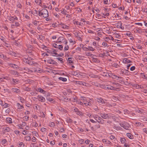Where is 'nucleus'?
Listing matches in <instances>:
<instances>
[{
    "label": "nucleus",
    "mask_w": 147,
    "mask_h": 147,
    "mask_svg": "<svg viewBox=\"0 0 147 147\" xmlns=\"http://www.w3.org/2000/svg\"><path fill=\"white\" fill-rule=\"evenodd\" d=\"M74 24H75L78 25V27H79L80 26H82L83 25V23L81 22H79L78 21H75L74 22Z\"/></svg>",
    "instance_id": "nucleus-21"
},
{
    "label": "nucleus",
    "mask_w": 147,
    "mask_h": 147,
    "mask_svg": "<svg viewBox=\"0 0 147 147\" xmlns=\"http://www.w3.org/2000/svg\"><path fill=\"white\" fill-rule=\"evenodd\" d=\"M33 70L34 72H40L41 71V70L39 68L33 69Z\"/></svg>",
    "instance_id": "nucleus-41"
},
{
    "label": "nucleus",
    "mask_w": 147,
    "mask_h": 147,
    "mask_svg": "<svg viewBox=\"0 0 147 147\" xmlns=\"http://www.w3.org/2000/svg\"><path fill=\"white\" fill-rule=\"evenodd\" d=\"M87 32L88 33L91 34H94V31L89 30H87Z\"/></svg>",
    "instance_id": "nucleus-61"
},
{
    "label": "nucleus",
    "mask_w": 147,
    "mask_h": 147,
    "mask_svg": "<svg viewBox=\"0 0 147 147\" xmlns=\"http://www.w3.org/2000/svg\"><path fill=\"white\" fill-rule=\"evenodd\" d=\"M59 79L63 82H66L67 81V79L65 78L59 77Z\"/></svg>",
    "instance_id": "nucleus-33"
},
{
    "label": "nucleus",
    "mask_w": 147,
    "mask_h": 147,
    "mask_svg": "<svg viewBox=\"0 0 147 147\" xmlns=\"http://www.w3.org/2000/svg\"><path fill=\"white\" fill-rule=\"evenodd\" d=\"M35 2L38 5L41 6L42 5L41 0H35Z\"/></svg>",
    "instance_id": "nucleus-23"
},
{
    "label": "nucleus",
    "mask_w": 147,
    "mask_h": 147,
    "mask_svg": "<svg viewBox=\"0 0 147 147\" xmlns=\"http://www.w3.org/2000/svg\"><path fill=\"white\" fill-rule=\"evenodd\" d=\"M74 10L76 13H78L82 11V9L80 8H76L74 9Z\"/></svg>",
    "instance_id": "nucleus-27"
},
{
    "label": "nucleus",
    "mask_w": 147,
    "mask_h": 147,
    "mask_svg": "<svg viewBox=\"0 0 147 147\" xmlns=\"http://www.w3.org/2000/svg\"><path fill=\"white\" fill-rule=\"evenodd\" d=\"M24 114L26 115H28L30 114V112L28 111H26L24 112Z\"/></svg>",
    "instance_id": "nucleus-56"
},
{
    "label": "nucleus",
    "mask_w": 147,
    "mask_h": 147,
    "mask_svg": "<svg viewBox=\"0 0 147 147\" xmlns=\"http://www.w3.org/2000/svg\"><path fill=\"white\" fill-rule=\"evenodd\" d=\"M85 54L86 56H91L92 55H93L91 54L90 52H86Z\"/></svg>",
    "instance_id": "nucleus-44"
},
{
    "label": "nucleus",
    "mask_w": 147,
    "mask_h": 147,
    "mask_svg": "<svg viewBox=\"0 0 147 147\" xmlns=\"http://www.w3.org/2000/svg\"><path fill=\"white\" fill-rule=\"evenodd\" d=\"M65 45V47H64V51H67L69 49V47L67 43L64 44Z\"/></svg>",
    "instance_id": "nucleus-28"
},
{
    "label": "nucleus",
    "mask_w": 147,
    "mask_h": 147,
    "mask_svg": "<svg viewBox=\"0 0 147 147\" xmlns=\"http://www.w3.org/2000/svg\"><path fill=\"white\" fill-rule=\"evenodd\" d=\"M97 117V121L98 123L101 124H103L104 123L105 121L102 119L100 116H98Z\"/></svg>",
    "instance_id": "nucleus-14"
},
{
    "label": "nucleus",
    "mask_w": 147,
    "mask_h": 147,
    "mask_svg": "<svg viewBox=\"0 0 147 147\" xmlns=\"http://www.w3.org/2000/svg\"><path fill=\"white\" fill-rule=\"evenodd\" d=\"M113 35L115 37L117 38H119L121 37V36L119 34L117 33H114Z\"/></svg>",
    "instance_id": "nucleus-26"
},
{
    "label": "nucleus",
    "mask_w": 147,
    "mask_h": 147,
    "mask_svg": "<svg viewBox=\"0 0 147 147\" xmlns=\"http://www.w3.org/2000/svg\"><path fill=\"white\" fill-rule=\"evenodd\" d=\"M6 121H7L9 123H12V119L10 118H6Z\"/></svg>",
    "instance_id": "nucleus-43"
},
{
    "label": "nucleus",
    "mask_w": 147,
    "mask_h": 147,
    "mask_svg": "<svg viewBox=\"0 0 147 147\" xmlns=\"http://www.w3.org/2000/svg\"><path fill=\"white\" fill-rule=\"evenodd\" d=\"M0 104L4 108L8 107L9 106L8 104L5 103L4 102H3L2 101H0Z\"/></svg>",
    "instance_id": "nucleus-12"
},
{
    "label": "nucleus",
    "mask_w": 147,
    "mask_h": 147,
    "mask_svg": "<svg viewBox=\"0 0 147 147\" xmlns=\"http://www.w3.org/2000/svg\"><path fill=\"white\" fill-rule=\"evenodd\" d=\"M11 90L12 92L17 93H18L20 92V90L16 88H12Z\"/></svg>",
    "instance_id": "nucleus-20"
},
{
    "label": "nucleus",
    "mask_w": 147,
    "mask_h": 147,
    "mask_svg": "<svg viewBox=\"0 0 147 147\" xmlns=\"http://www.w3.org/2000/svg\"><path fill=\"white\" fill-rule=\"evenodd\" d=\"M101 88L105 90H111L117 91L119 90V88L114 87L109 85H102L101 86Z\"/></svg>",
    "instance_id": "nucleus-3"
},
{
    "label": "nucleus",
    "mask_w": 147,
    "mask_h": 147,
    "mask_svg": "<svg viewBox=\"0 0 147 147\" xmlns=\"http://www.w3.org/2000/svg\"><path fill=\"white\" fill-rule=\"evenodd\" d=\"M133 86L137 89L141 88V85L137 84H134Z\"/></svg>",
    "instance_id": "nucleus-32"
},
{
    "label": "nucleus",
    "mask_w": 147,
    "mask_h": 147,
    "mask_svg": "<svg viewBox=\"0 0 147 147\" xmlns=\"http://www.w3.org/2000/svg\"><path fill=\"white\" fill-rule=\"evenodd\" d=\"M37 98L38 100L41 102H44L45 101V98L42 96L39 95L37 96Z\"/></svg>",
    "instance_id": "nucleus-15"
},
{
    "label": "nucleus",
    "mask_w": 147,
    "mask_h": 147,
    "mask_svg": "<svg viewBox=\"0 0 147 147\" xmlns=\"http://www.w3.org/2000/svg\"><path fill=\"white\" fill-rule=\"evenodd\" d=\"M100 116L103 119H109L111 117V114H106L105 113H100Z\"/></svg>",
    "instance_id": "nucleus-6"
},
{
    "label": "nucleus",
    "mask_w": 147,
    "mask_h": 147,
    "mask_svg": "<svg viewBox=\"0 0 147 147\" xmlns=\"http://www.w3.org/2000/svg\"><path fill=\"white\" fill-rule=\"evenodd\" d=\"M126 136L129 138L130 139H132L133 138V136L130 133H127L126 134Z\"/></svg>",
    "instance_id": "nucleus-29"
},
{
    "label": "nucleus",
    "mask_w": 147,
    "mask_h": 147,
    "mask_svg": "<svg viewBox=\"0 0 147 147\" xmlns=\"http://www.w3.org/2000/svg\"><path fill=\"white\" fill-rule=\"evenodd\" d=\"M136 32L139 33H142V29H141L139 28L136 29Z\"/></svg>",
    "instance_id": "nucleus-38"
},
{
    "label": "nucleus",
    "mask_w": 147,
    "mask_h": 147,
    "mask_svg": "<svg viewBox=\"0 0 147 147\" xmlns=\"http://www.w3.org/2000/svg\"><path fill=\"white\" fill-rule=\"evenodd\" d=\"M120 125L122 127L126 130H129L130 129V125L127 122H123L119 123Z\"/></svg>",
    "instance_id": "nucleus-4"
},
{
    "label": "nucleus",
    "mask_w": 147,
    "mask_h": 147,
    "mask_svg": "<svg viewBox=\"0 0 147 147\" xmlns=\"http://www.w3.org/2000/svg\"><path fill=\"white\" fill-rule=\"evenodd\" d=\"M17 7L18 8H19L20 9H21L22 6L20 3H18L17 5Z\"/></svg>",
    "instance_id": "nucleus-48"
},
{
    "label": "nucleus",
    "mask_w": 147,
    "mask_h": 147,
    "mask_svg": "<svg viewBox=\"0 0 147 147\" xmlns=\"http://www.w3.org/2000/svg\"><path fill=\"white\" fill-rule=\"evenodd\" d=\"M126 140L124 138H122L120 139V142L121 143L123 144L125 143Z\"/></svg>",
    "instance_id": "nucleus-30"
},
{
    "label": "nucleus",
    "mask_w": 147,
    "mask_h": 147,
    "mask_svg": "<svg viewBox=\"0 0 147 147\" xmlns=\"http://www.w3.org/2000/svg\"><path fill=\"white\" fill-rule=\"evenodd\" d=\"M52 55L53 56H59V54L55 52L54 51H53V52L51 53Z\"/></svg>",
    "instance_id": "nucleus-35"
},
{
    "label": "nucleus",
    "mask_w": 147,
    "mask_h": 147,
    "mask_svg": "<svg viewBox=\"0 0 147 147\" xmlns=\"http://www.w3.org/2000/svg\"><path fill=\"white\" fill-rule=\"evenodd\" d=\"M102 45L105 47H108L109 45L107 43L105 42H103L102 44Z\"/></svg>",
    "instance_id": "nucleus-45"
},
{
    "label": "nucleus",
    "mask_w": 147,
    "mask_h": 147,
    "mask_svg": "<svg viewBox=\"0 0 147 147\" xmlns=\"http://www.w3.org/2000/svg\"><path fill=\"white\" fill-rule=\"evenodd\" d=\"M72 74L73 75H74V76H77V75H78V72H76H76H75V71L72 72Z\"/></svg>",
    "instance_id": "nucleus-57"
},
{
    "label": "nucleus",
    "mask_w": 147,
    "mask_h": 147,
    "mask_svg": "<svg viewBox=\"0 0 147 147\" xmlns=\"http://www.w3.org/2000/svg\"><path fill=\"white\" fill-rule=\"evenodd\" d=\"M45 96L46 97H47L48 96H49L51 95L48 92H45Z\"/></svg>",
    "instance_id": "nucleus-39"
},
{
    "label": "nucleus",
    "mask_w": 147,
    "mask_h": 147,
    "mask_svg": "<svg viewBox=\"0 0 147 147\" xmlns=\"http://www.w3.org/2000/svg\"><path fill=\"white\" fill-rule=\"evenodd\" d=\"M76 113L78 115L80 116L82 115V113L80 111H78Z\"/></svg>",
    "instance_id": "nucleus-62"
},
{
    "label": "nucleus",
    "mask_w": 147,
    "mask_h": 147,
    "mask_svg": "<svg viewBox=\"0 0 147 147\" xmlns=\"http://www.w3.org/2000/svg\"><path fill=\"white\" fill-rule=\"evenodd\" d=\"M24 146V144L23 142H20L19 144V147H23Z\"/></svg>",
    "instance_id": "nucleus-64"
},
{
    "label": "nucleus",
    "mask_w": 147,
    "mask_h": 147,
    "mask_svg": "<svg viewBox=\"0 0 147 147\" xmlns=\"http://www.w3.org/2000/svg\"><path fill=\"white\" fill-rule=\"evenodd\" d=\"M39 16L44 18H47L49 16V12L46 9H43L38 11Z\"/></svg>",
    "instance_id": "nucleus-1"
},
{
    "label": "nucleus",
    "mask_w": 147,
    "mask_h": 147,
    "mask_svg": "<svg viewBox=\"0 0 147 147\" xmlns=\"http://www.w3.org/2000/svg\"><path fill=\"white\" fill-rule=\"evenodd\" d=\"M11 67L14 68H17L18 67V65L14 64H12L11 65Z\"/></svg>",
    "instance_id": "nucleus-51"
},
{
    "label": "nucleus",
    "mask_w": 147,
    "mask_h": 147,
    "mask_svg": "<svg viewBox=\"0 0 147 147\" xmlns=\"http://www.w3.org/2000/svg\"><path fill=\"white\" fill-rule=\"evenodd\" d=\"M128 72L127 70L121 69L120 70V74L121 76H123L127 74Z\"/></svg>",
    "instance_id": "nucleus-7"
},
{
    "label": "nucleus",
    "mask_w": 147,
    "mask_h": 147,
    "mask_svg": "<svg viewBox=\"0 0 147 147\" xmlns=\"http://www.w3.org/2000/svg\"><path fill=\"white\" fill-rule=\"evenodd\" d=\"M38 91L42 93L43 94H44L45 92V91L43 89L41 88H38Z\"/></svg>",
    "instance_id": "nucleus-36"
},
{
    "label": "nucleus",
    "mask_w": 147,
    "mask_h": 147,
    "mask_svg": "<svg viewBox=\"0 0 147 147\" xmlns=\"http://www.w3.org/2000/svg\"><path fill=\"white\" fill-rule=\"evenodd\" d=\"M57 48L60 50H62L63 49V46L62 45H58V47Z\"/></svg>",
    "instance_id": "nucleus-50"
},
{
    "label": "nucleus",
    "mask_w": 147,
    "mask_h": 147,
    "mask_svg": "<svg viewBox=\"0 0 147 147\" xmlns=\"http://www.w3.org/2000/svg\"><path fill=\"white\" fill-rule=\"evenodd\" d=\"M115 127L117 130H121L122 129V128L119 126H115Z\"/></svg>",
    "instance_id": "nucleus-55"
},
{
    "label": "nucleus",
    "mask_w": 147,
    "mask_h": 147,
    "mask_svg": "<svg viewBox=\"0 0 147 147\" xmlns=\"http://www.w3.org/2000/svg\"><path fill=\"white\" fill-rule=\"evenodd\" d=\"M112 66L113 67H115L116 68H118L119 67V65L118 64L116 63H114L112 64Z\"/></svg>",
    "instance_id": "nucleus-42"
},
{
    "label": "nucleus",
    "mask_w": 147,
    "mask_h": 147,
    "mask_svg": "<svg viewBox=\"0 0 147 147\" xmlns=\"http://www.w3.org/2000/svg\"><path fill=\"white\" fill-rule=\"evenodd\" d=\"M77 84L79 85H80L83 86H88V84L84 82H82L81 81H78L77 82Z\"/></svg>",
    "instance_id": "nucleus-18"
},
{
    "label": "nucleus",
    "mask_w": 147,
    "mask_h": 147,
    "mask_svg": "<svg viewBox=\"0 0 147 147\" xmlns=\"http://www.w3.org/2000/svg\"><path fill=\"white\" fill-rule=\"evenodd\" d=\"M9 20L11 22H13L15 20H17L18 18L16 16H14L9 17Z\"/></svg>",
    "instance_id": "nucleus-10"
},
{
    "label": "nucleus",
    "mask_w": 147,
    "mask_h": 147,
    "mask_svg": "<svg viewBox=\"0 0 147 147\" xmlns=\"http://www.w3.org/2000/svg\"><path fill=\"white\" fill-rule=\"evenodd\" d=\"M26 71L27 73L30 74L32 73L33 71H34L33 69V68L29 69L28 68H26Z\"/></svg>",
    "instance_id": "nucleus-24"
},
{
    "label": "nucleus",
    "mask_w": 147,
    "mask_h": 147,
    "mask_svg": "<svg viewBox=\"0 0 147 147\" xmlns=\"http://www.w3.org/2000/svg\"><path fill=\"white\" fill-rule=\"evenodd\" d=\"M97 101L99 103L101 104L105 103L106 102V100H104L101 98H98L97 99Z\"/></svg>",
    "instance_id": "nucleus-11"
},
{
    "label": "nucleus",
    "mask_w": 147,
    "mask_h": 147,
    "mask_svg": "<svg viewBox=\"0 0 147 147\" xmlns=\"http://www.w3.org/2000/svg\"><path fill=\"white\" fill-rule=\"evenodd\" d=\"M39 24V22L36 21H35L33 22V24L35 26L38 25Z\"/></svg>",
    "instance_id": "nucleus-63"
},
{
    "label": "nucleus",
    "mask_w": 147,
    "mask_h": 147,
    "mask_svg": "<svg viewBox=\"0 0 147 147\" xmlns=\"http://www.w3.org/2000/svg\"><path fill=\"white\" fill-rule=\"evenodd\" d=\"M23 61L24 63L29 65H32L36 64V62L33 61L30 57H28L27 58H24L23 59Z\"/></svg>",
    "instance_id": "nucleus-2"
},
{
    "label": "nucleus",
    "mask_w": 147,
    "mask_h": 147,
    "mask_svg": "<svg viewBox=\"0 0 147 147\" xmlns=\"http://www.w3.org/2000/svg\"><path fill=\"white\" fill-rule=\"evenodd\" d=\"M109 76L112 77L113 78L116 80H118L119 79H121V77L118 76L113 74H111Z\"/></svg>",
    "instance_id": "nucleus-9"
},
{
    "label": "nucleus",
    "mask_w": 147,
    "mask_h": 147,
    "mask_svg": "<svg viewBox=\"0 0 147 147\" xmlns=\"http://www.w3.org/2000/svg\"><path fill=\"white\" fill-rule=\"evenodd\" d=\"M47 62L48 63L51 64H55V61L50 58H49L47 59Z\"/></svg>",
    "instance_id": "nucleus-16"
},
{
    "label": "nucleus",
    "mask_w": 147,
    "mask_h": 147,
    "mask_svg": "<svg viewBox=\"0 0 147 147\" xmlns=\"http://www.w3.org/2000/svg\"><path fill=\"white\" fill-rule=\"evenodd\" d=\"M0 57L1 58L3 59H7V57L5 55L2 54L0 55Z\"/></svg>",
    "instance_id": "nucleus-47"
},
{
    "label": "nucleus",
    "mask_w": 147,
    "mask_h": 147,
    "mask_svg": "<svg viewBox=\"0 0 147 147\" xmlns=\"http://www.w3.org/2000/svg\"><path fill=\"white\" fill-rule=\"evenodd\" d=\"M92 61L98 63L99 62V60L97 58H96L93 57Z\"/></svg>",
    "instance_id": "nucleus-34"
},
{
    "label": "nucleus",
    "mask_w": 147,
    "mask_h": 147,
    "mask_svg": "<svg viewBox=\"0 0 147 147\" xmlns=\"http://www.w3.org/2000/svg\"><path fill=\"white\" fill-rule=\"evenodd\" d=\"M32 134L33 135L35 136L38 137V135L37 132L36 131H34L32 132Z\"/></svg>",
    "instance_id": "nucleus-46"
},
{
    "label": "nucleus",
    "mask_w": 147,
    "mask_h": 147,
    "mask_svg": "<svg viewBox=\"0 0 147 147\" xmlns=\"http://www.w3.org/2000/svg\"><path fill=\"white\" fill-rule=\"evenodd\" d=\"M11 80L13 81V84L14 85H16L20 82L19 80L16 79L12 78L11 79Z\"/></svg>",
    "instance_id": "nucleus-19"
},
{
    "label": "nucleus",
    "mask_w": 147,
    "mask_h": 147,
    "mask_svg": "<svg viewBox=\"0 0 147 147\" xmlns=\"http://www.w3.org/2000/svg\"><path fill=\"white\" fill-rule=\"evenodd\" d=\"M10 129L8 127H7L6 128H5L4 129V131H5L9 132V131L10 130Z\"/></svg>",
    "instance_id": "nucleus-58"
},
{
    "label": "nucleus",
    "mask_w": 147,
    "mask_h": 147,
    "mask_svg": "<svg viewBox=\"0 0 147 147\" xmlns=\"http://www.w3.org/2000/svg\"><path fill=\"white\" fill-rule=\"evenodd\" d=\"M8 53L10 55L13 56H15V53L12 51H10Z\"/></svg>",
    "instance_id": "nucleus-54"
},
{
    "label": "nucleus",
    "mask_w": 147,
    "mask_h": 147,
    "mask_svg": "<svg viewBox=\"0 0 147 147\" xmlns=\"http://www.w3.org/2000/svg\"><path fill=\"white\" fill-rule=\"evenodd\" d=\"M18 109L17 110L18 111H21V110L23 108V107L22 105H21L19 103H18L17 104Z\"/></svg>",
    "instance_id": "nucleus-17"
},
{
    "label": "nucleus",
    "mask_w": 147,
    "mask_h": 147,
    "mask_svg": "<svg viewBox=\"0 0 147 147\" xmlns=\"http://www.w3.org/2000/svg\"><path fill=\"white\" fill-rule=\"evenodd\" d=\"M74 34L75 35V36L78 39H81V38L80 36V32L78 31H74Z\"/></svg>",
    "instance_id": "nucleus-13"
},
{
    "label": "nucleus",
    "mask_w": 147,
    "mask_h": 147,
    "mask_svg": "<svg viewBox=\"0 0 147 147\" xmlns=\"http://www.w3.org/2000/svg\"><path fill=\"white\" fill-rule=\"evenodd\" d=\"M88 51H93L95 50V49L94 48L90 46L88 47Z\"/></svg>",
    "instance_id": "nucleus-40"
},
{
    "label": "nucleus",
    "mask_w": 147,
    "mask_h": 147,
    "mask_svg": "<svg viewBox=\"0 0 147 147\" xmlns=\"http://www.w3.org/2000/svg\"><path fill=\"white\" fill-rule=\"evenodd\" d=\"M55 125V123L53 122H51L49 124V126L51 127H53Z\"/></svg>",
    "instance_id": "nucleus-49"
},
{
    "label": "nucleus",
    "mask_w": 147,
    "mask_h": 147,
    "mask_svg": "<svg viewBox=\"0 0 147 147\" xmlns=\"http://www.w3.org/2000/svg\"><path fill=\"white\" fill-rule=\"evenodd\" d=\"M0 39L3 42H4L5 40V38L2 36H0Z\"/></svg>",
    "instance_id": "nucleus-60"
},
{
    "label": "nucleus",
    "mask_w": 147,
    "mask_h": 147,
    "mask_svg": "<svg viewBox=\"0 0 147 147\" xmlns=\"http://www.w3.org/2000/svg\"><path fill=\"white\" fill-rule=\"evenodd\" d=\"M29 117L28 115H26L23 117V119L24 121H27L28 120Z\"/></svg>",
    "instance_id": "nucleus-31"
},
{
    "label": "nucleus",
    "mask_w": 147,
    "mask_h": 147,
    "mask_svg": "<svg viewBox=\"0 0 147 147\" xmlns=\"http://www.w3.org/2000/svg\"><path fill=\"white\" fill-rule=\"evenodd\" d=\"M47 100L51 102H53V98H47Z\"/></svg>",
    "instance_id": "nucleus-53"
},
{
    "label": "nucleus",
    "mask_w": 147,
    "mask_h": 147,
    "mask_svg": "<svg viewBox=\"0 0 147 147\" xmlns=\"http://www.w3.org/2000/svg\"><path fill=\"white\" fill-rule=\"evenodd\" d=\"M123 62L124 63H128L130 62V61L127 58H124L123 60Z\"/></svg>",
    "instance_id": "nucleus-22"
},
{
    "label": "nucleus",
    "mask_w": 147,
    "mask_h": 147,
    "mask_svg": "<svg viewBox=\"0 0 147 147\" xmlns=\"http://www.w3.org/2000/svg\"><path fill=\"white\" fill-rule=\"evenodd\" d=\"M69 40L70 43L72 45H74L76 43V41L71 38L69 39Z\"/></svg>",
    "instance_id": "nucleus-25"
},
{
    "label": "nucleus",
    "mask_w": 147,
    "mask_h": 147,
    "mask_svg": "<svg viewBox=\"0 0 147 147\" xmlns=\"http://www.w3.org/2000/svg\"><path fill=\"white\" fill-rule=\"evenodd\" d=\"M57 41L59 43L61 44L62 43L66 44L67 43L66 39L62 36L59 37L58 38Z\"/></svg>",
    "instance_id": "nucleus-5"
},
{
    "label": "nucleus",
    "mask_w": 147,
    "mask_h": 147,
    "mask_svg": "<svg viewBox=\"0 0 147 147\" xmlns=\"http://www.w3.org/2000/svg\"><path fill=\"white\" fill-rule=\"evenodd\" d=\"M25 140L26 141H30L31 140V138L29 136H26L25 137Z\"/></svg>",
    "instance_id": "nucleus-37"
},
{
    "label": "nucleus",
    "mask_w": 147,
    "mask_h": 147,
    "mask_svg": "<svg viewBox=\"0 0 147 147\" xmlns=\"http://www.w3.org/2000/svg\"><path fill=\"white\" fill-rule=\"evenodd\" d=\"M83 102L84 105L86 106H90L91 105L89 98H87L84 101H83Z\"/></svg>",
    "instance_id": "nucleus-8"
},
{
    "label": "nucleus",
    "mask_w": 147,
    "mask_h": 147,
    "mask_svg": "<svg viewBox=\"0 0 147 147\" xmlns=\"http://www.w3.org/2000/svg\"><path fill=\"white\" fill-rule=\"evenodd\" d=\"M47 129L45 128H42L41 129V131L42 132H45L46 131Z\"/></svg>",
    "instance_id": "nucleus-59"
},
{
    "label": "nucleus",
    "mask_w": 147,
    "mask_h": 147,
    "mask_svg": "<svg viewBox=\"0 0 147 147\" xmlns=\"http://www.w3.org/2000/svg\"><path fill=\"white\" fill-rule=\"evenodd\" d=\"M98 116L97 115H93L92 117L96 121L97 120L98 117Z\"/></svg>",
    "instance_id": "nucleus-52"
}]
</instances>
